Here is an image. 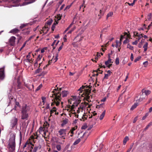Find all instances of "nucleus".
<instances>
[{
  "label": "nucleus",
  "mask_w": 152,
  "mask_h": 152,
  "mask_svg": "<svg viewBox=\"0 0 152 152\" xmlns=\"http://www.w3.org/2000/svg\"><path fill=\"white\" fill-rule=\"evenodd\" d=\"M152 17V14L151 13L149 14L148 15L147 18L148 20H151Z\"/></svg>",
  "instance_id": "72a5a7b5"
},
{
  "label": "nucleus",
  "mask_w": 152,
  "mask_h": 152,
  "mask_svg": "<svg viewBox=\"0 0 152 152\" xmlns=\"http://www.w3.org/2000/svg\"><path fill=\"white\" fill-rule=\"evenodd\" d=\"M58 54L57 53L56 57L55 58H54V60H55L54 62H56L57 61V60L58 59Z\"/></svg>",
  "instance_id": "49530a36"
},
{
  "label": "nucleus",
  "mask_w": 152,
  "mask_h": 152,
  "mask_svg": "<svg viewBox=\"0 0 152 152\" xmlns=\"http://www.w3.org/2000/svg\"><path fill=\"white\" fill-rule=\"evenodd\" d=\"M129 39L127 38H126V39L123 42V44H126L127 43L129 42Z\"/></svg>",
  "instance_id": "f704fd0d"
},
{
  "label": "nucleus",
  "mask_w": 152,
  "mask_h": 152,
  "mask_svg": "<svg viewBox=\"0 0 152 152\" xmlns=\"http://www.w3.org/2000/svg\"><path fill=\"white\" fill-rule=\"evenodd\" d=\"M115 64L116 65H118L119 63V59L118 58H117L115 59Z\"/></svg>",
  "instance_id": "c756f323"
},
{
  "label": "nucleus",
  "mask_w": 152,
  "mask_h": 152,
  "mask_svg": "<svg viewBox=\"0 0 152 152\" xmlns=\"http://www.w3.org/2000/svg\"><path fill=\"white\" fill-rule=\"evenodd\" d=\"M129 140V138L128 136H126L124 138L123 141V142L124 145H125L127 141H128Z\"/></svg>",
  "instance_id": "6ab92c4d"
},
{
  "label": "nucleus",
  "mask_w": 152,
  "mask_h": 152,
  "mask_svg": "<svg viewBox=\"0 0 152 152\" xmlns=\"http://www.w3.org/2000/svg\"><path fill=\"white\" fill-rule=\"evenodd\" d=\"M72 98L71 99L73 100H75L77 98L76 96H72Z\"/></svg>",
  "instance_id": "de8ad7c7"
},
{
  "label": "nucleus",
  "mask_w": 152,
  "mask_h": 152,
  "mask_svg": "<svg viewBox=\"0 0 152 152\" xmlns=\"http://www.w3.org/2000/svg\"><path fill=\"white\" fill-rule=\"evenodd\" d=\"M9 99L10 101H11L12 100H14V99L13 98V97L10 96V97L9 98Z\"/></svg>",
  "instance_id": "774afa93"
},
{
  "label": "nucleus",
  "mask_w": 152,
  "mask_h": 152,
  "mask_svg": "<svg viewBox=\"0 0 152 152\" xmlns=\"http://www.w3.org/2000/svg\"><path fill=\"white\" fill-rule=\"evenodd\" d=\"M58 17L57 18V19H56L55 20H56L57 21L59 20H60L61 19V16H60V15H58Z\"/></svg>",
  "instance_id": "ea45409f"
},
{
  "label": "nucleus",
  "mask_w": 152,
  "mask_h": 152,
  "mask_svg": "<svg viewBox=\"0 0 152 152\" xmlns=\"http://www.w3.org/2000/svg\"><path fill=\"white\" fill-rule=\"evenodd\" d=\"M85 87H86V88H88V86H82L80 87V88L78 90V91H80V93H82V92L83 91V90L84 89Z\"/></svg>",
  "instance_id": "f3484780"
},
{
  "label": "nucleus",
  "mask_w": 152,
  "mask_h": 152,
  "mask_svg": "<svg viewBox=\"0 0 152 152\" xmlns=\"http://www.w3.org/2000/svg\"><path fill=\"white\" fill-rule=\"evenodd\" d=\"M148 64V62L147 61H145V62H144L143 63V64L144 65L145 67H146L147 66Z\"/></svg>",
  "instance_id": "37998d69"
},
{
  "label": "nucleus",
  "mask_w": 152,
  "mask_h": 152,
  "mask_svg": "<svg viewBox=\"0 0 152 152\" xmlns=\"http://www.w3.org/2000/svg\"><path fill=\"white\" fill-rule=\"evenodd\" d=\"M28 55H27L26 57L27 58V59H26L24 61V63L25 64L26 66H27L28 64Z\"/></svg>",
  "instance_id": "412c9836"
},
{
  "label": "nucleus",
  "mask_w": 152,
  "mask_h": 152,
  "mask_svg": "<svg viewBox=\"0 0 152 152\" xmlns=\"http://www.w3.org/2000/svg\"><path fill=\"white\" fill-rule=\"evenodd\" d=\"M64 6H65L64 4L62 5L60 8V10H61L62 9H63L64 8Z\"/></svg>",
  "instance_id": "e2e57ef3"
},
{
  "label": "nucleus",
  "mask_w": 152,
  "mask_h": 152,
  "mask_svg": "<svg viewBox=\"0 0 152 152\" xmlns=\"http://www.w3.org/2000/svg\"><path fill=\"white\" fill-rule=\"evenodd\" d=\"M134 36H135L136 37H143V34H138V33L136 32H134Z\"/></svg>",
  "instance_id": "4468645a"
},
{
  "label": "nucleus",
  "mask_w": 152,
  "mask_h": 152,
  "mask_svg": "<svg viewBox=\"0 0 152 152\" xmlns=\"http://www.w3.org/2000/svg\"><path fill=\"white\" fill-rule=\"evenodd\" d=\"M15 37L14 36L11 37L10 38L9 40V42L10 45L13 46L15 45Z\"/></svg>",
  "instance_id": "1a4fd4ad"
},
{
  "label": "nucleus",
  "mask_w": 152,
  "mask_h": 152,
  "mask_svg": "<svg viewBox=\"0 0 152 152\" xmlns=\"http://www.w3.org/2000/svg\"><path fill=\"white\" fill-rule=\"evenodd\" d=\"M111 59L110 58L109 59H108V60L107 61H105V64L106 65H108L109 63H111Z\"/></svg>",
  "instance_id": "bb28decb"
},
{
  "label": "nucleus",
  "mask_w": 152,
  "mask_h": 152,
  "mask_svg": "<svg viewBox=\"0 0 152 152\" xmlns=\"http://www.w3.org/2000/svg\"><path fill=\"white\" fill-rule=\"evenodd\" d=\"M73 29H71L70 31H69L67 33V34H71L73 31Z\"/></svg>",
  "instance_id": "338daca9"
},
{
  "label": "nucleus",
  "mask_w": 152,
  "mask_h": 152,
  "mask_svg": "<svg viewBox=\"0 0 152 152\" xmlns=\"http://www.w3.org/2000/svg\"><path fill=\"white\" fill-rule=\"evenodd\" d=\"M27 145V148H28V139L27 140L26 143L24 145L23 148L24 149Z\"/></svg>",
  "instance_id": "393cba45"
},
{
  "label": "nucleus",
  "mask_w": 152,
  "mask_h": 152,
  "mask_svg": "<svg viewBox=\"0 0 152 152\" xmlns=\"http://www.w3.org/2000/svg\"><path fill=\"white\" fill-rule=\"evenodd\" d=\"M137 117H135L133 121V123H135V122L136 121H137Z\"/></svg>",
  "instance_id": "864d4df0"
},
{
  "label": "nucleus",
  "mask_w": 152,
  "mask_h": 152,
  "mask_svg": "<svg viewBox=\"0 0 152 152\" xmlns=\"http://www.w3.org/2000/svg\"><path fill=\"white\" fill-rule=\"evenodd\" d=\"M75 107V103H74V104L72 105L71 106V110H73L74 108Z\"/></svg>",
  "instance_id": "a18cd8bd"
},
{
  "label": "nucleus",
  "mask_w": 152,
  "mask_h": 152,
  "mask_svg": "<svg viewBox=\"0 0 152 152\" xmlns=\"http://www.w3.org/2000/svg\"><path fill=\"white\" fill-rule=\"evenodd\" d=\"M141 57L139 56L138 57H137V58H136L134 60V61L135 62H137V61H139L140 59L141 58Z\"/></svg>",
  "instance_id": "a19ab883"
},
{
  "label": "nucleus",
  "mask_w": 152,
  "mask_h": 152,
  "mask_svg": "<svg viewBox=\"0 0 152 152\" xmlns=\"http://www.w3.org/2000/svg\"><path fill=\"white\" fill-rule=\"evenodd\" d=\"M42 87V84H40L38 87H37V88L36 89V91H39Z\"/></svg>",
  "instance_id": "473e14b6"
},
{
  "label": "nucleus",
  "mask_w": 152,
  "mask_h": 152,
  "mask_svg": "<svg viewBox=\"0 0 152 152\" xmlns=\"http://www.w3.org/2000/svg\"><path fill=\"white\" fill-rule=\"evenodd\" d=\"M134 144V143H132V144L130 145L129 148V149L126 152H129L132 148Z\"/></svg>",
  "instance_id": "2f4dec72"
},
{
  "label": "nucleus",
  "mask_w": 152,
  "mask_h": 152,
  "mask_svg": "<svg viewBox=\"0 0 152 152\" xmlns=\"http://www.w3.org/2000/svg\"><path fill=\"white\" fill-rule=\"evenodd\" d=\"M138 105V103H135L130 108V110H133L134 109L136 108L137 107Z\"/></svg>",
  "instance_id": "a211bd4d"
},
{
  "label": "nucleus",
  "mask_w": 152,
  "mask_h": 152,
  "mask_svg": "<svg viewBox=\"0 0 152 152\" xmlns=\"http://www.w3.org/2000/svg\"><path fill=\"white\" fill-rule=\"evenodd\" d=\"M137 43H138V41L137 40H136V41H135L134 42H133L132 43V44L133 45H136L137 44Z\"/></svg>",
  "instance_id": "5fc2aeb1"
},
{
  "label": "nucleus",
  "mask_w": 152,
  "mask_h": 152,
  "mask_svg": "<svg viewBox=\"0 0 152 152\" xmlns=\"http://www.w3.org/2000/svg\"><path fill=\"white\" fill-rule=\"evenodd\" d=\"M44 128L42 126L40 127L39 129V133H41V132H43L44 131Z\"/></svg>",
  "instance_id": "c9c22d12"
},
{
  "label": "nucleus",
  "mask_w": 152,
  "mask_h": 152,
  "mask_svg": "<svg viewBox=\"0 0 152 152\" xmlns=\"http://www.w3.org/2000/svg\"><path fill=\"white\" fill-rule=\"evenodd\" d=\"M70 133L71 134L70 135V136L71 137H72L73 136V134H74V132H73V131H70Z\"/></svg>",
  "instance_id": "4d7b16f0"
},
{
  "label": "nucleus",
  "mask_w": 152,
  "mask_h": 152,
  "mask_svg": "<svg viewBox=\"0 0 152 152\" xmlns=\"http://www.w3.org/2000/svg\"><path fill=\"white\" fill-rule=\"evenodd\" d=\"M105 112L106 111L104 110L100 115L99 118L100 120H102L103 118L105 115Z\"/></svg>",
  "instance_id": "aec40b11"
},
{
  "label": "nucleus",
  "mask_w": 152,
  "mask_h": 152,
  "mask_svg": "<svg viewBox=\"0 0 152 152\" xmlns=\"http://www.w3.org/2000/svg\"><path fill=\"white\" fill-rule=\"evenodd\" d=\"M81 141L80 138H78L77 140H76L73 143L74 145H75L78 144Z\"/></svg>",
  "instance_id": "5701e85b"
},
{
  "label": "nucleus",
  "mask_w": 152,
  "mask_h": 152,
  "mask_svg": "<svg viewBox=\"0 0 152 152\" xmlns=\"http://www.w3.org/2000/svg\"><path fill=\"white\" fill-rule=\"evenodd\" d=\"M18 119L15 117L13 118L11 121V125L13 128L15 127L17 124Z\"/></svg>",
  "instance_id": "6e6552de"
},
{
  "label": "nucleus",
  "mask_w": 152,
  "mask_h": 152,
  "mask_svg": "<svg viewBox=\"0 0 152 152\" xmlns=\"http://www.w3.org/2000/svg\"><path fill=\"white\" fill-rule=\"evenodd\" d=\"M36 0H29V4L34 2Z\"/></svg>",
  "instance_id": "09e8293b"
},
{
  "label": "nucleus",
  "mask_w": 152,
  "mask_h": 152,
  "mask_svg": "<svg viewBox=\"0 0 152 152\" xmlns=\"http://www.w3.org/2000/svg\"><path fill=\"white\" fill-rule=\"evenodd\" d=\"M87 128V126H82L81 127L82 129H85Z\"/></svg>",
  "instance_id": "052dcab7"
},
{
  "label": "nucleus",
  "mask_w": 152,
  "mask_h": 152,
  "mask_svg": "<svg viewBox=\"0 0 152 152\" xmlns=\"http://www.w3.org/2000/svg\"><path fill=\"white\" fill-rule=\"evenodd\" d=\"M113 13L112 12H110L109 13H108L107 15V17H106L107 19L109 17L112 16L113 15Z\"/></svg>",
  "instance_id": "a878e982"
},
{
  "label": "nucleus",
  "mask_w": 152,
  "mask_h": 152,
  "mask_svg": "<svg viewBox=\"0 0 152 152\" xmlns=\"http://www.w3.org/2000/svg\"><path fill=\"white\" fill-rule=\"evenodd\" d=\"M107 73L109 76H110L111 73H112V72L110 70H109L107 71Z\"/></svg>",
  "instance_id": "680f3d73"
},
{
  "label": "nucleus",
  "mask_w": 152,
  "mask_h": 152,
  "mask_svg": "<svg viewBox=\"0 0 152 152\" xmlns=\"http://www.w3.org/2000/svg\"><path fill=\"white\" fill-rule=\"evenodd\" d=\"M104 9L103 8H102V9L100 10L99 14L98 15V16H100L99 18V19H100L101 18V16H103V15L104 13Z\"/></svg>",
  "instance_id": "ddd939ff"
},
{
  "label": "nucleus",
  "mask_w": 152,
  "mask_h": 152,
  "mask_svg": "<svg viewBox=\"0 0 152 152\" xmlns=\"http://www.w3.org/2000/svg\"><path fill=\"white\" fill-rule=\"evenodd\" d=\"M63 47V46H60L58 49V51H60L62 49Z\"/></svg>",
  "instance_id": "bf43d9fd"
},
{
  "label": "nucleus",
  "mask_w": 152,
  "mask_h": 152,
  "mask_svg": "<svg viewBox=\"0 0 152 152\" xmlns=\"http://www.w3.org/2000/svg\"><path fill=\"white\" fill-rule=\"evenodd\" d=\"M109 76V75L108 74H105L104 76V79H108V77Z\"/></svg>",
  "instance_id": "79ce46f5"
},
{
  "label": "nucleus",
  "mask_w": 152,
  "mask_h": 152,
  "mask_svg": "<svg viewBox=\"0 0 152 152\" xmlns=\"http://www.w3.org/2000/svg\"><path fill=\"white\" fill-rule=\"evenodd\" d=\"M28 4V0H26L23 3V5H25Z\"/></svg>",
  "instance_id": "58836bf2"
},
{
  "label": "nucleus",
  "mask_w": 152,
  "mask_h": 152,
  "mask_svg": "<svg viewBox=\"0 0 152 152\" xmlns=\"http://www.w3.org/2000/svg\"><path fill=\"white\" fill-rule=\"evenodd\" d=\"M9 140V143L8 144V146L9 147V152H13L15 150V134L14 133L11 134Z\"/></svg>",
  "instance_id": "f03ea898"
},
{
  "label": "nucleus",
  "mask_w": 152,
  "mask_h": 152,
  "mask_svg": "<svg viewBox=\"0 0 152 152\" xmlns=\"http://www.w3.org/2000/svg\"><path fill=\"white\" fill-rule=\"evenodd\" d=\"M20 32V30L17 28L13 29L10 31V33L13 34H15L18 33Z\"/></svg>",
  "instance_id": "9b49d317"
},
{
  "label": "nucleus",
  "mask_w": 152,
  "mask_h": 152,
  "mask_svg": "<svg viewBox=\"0 0 152 152\" xmlns=\"http://www.w3.org/2000/svg\"><path fill=\"white\" fill-rule=\"evenodd\" d=\"M56 148L58 151H60L61 149V146L59 144H58L56 145Z\"/></svg>",
  "instance_id": "c85d7f7f"
},
{
  "label": "nucleus",
  "mask_w": 152,
  "mask_h": 152,
  "mask_svg": "<svg viewBox=\"0 0 152 152\" xmlns=\"http://www.w3.org/2000/svg\"><path fill=\"white\" fill-rule=\"evenodd\" d=\"M28 106L26 104L23 105L22 108V119H27L28 117Z\"/></svg>",
  "instance_id": "7ed1b4c3"
},
{
  "label": "nucleus",
  "mask_w": 152,
  "mask_h": 152,
  "mask_svg": "<svg viewBox=\"0 0 152 152\" xmlns=\"http://www.w3.org/2000/svg\"><path fill=\"white\" fill-rule=\"evenodd\" d=\"M142 94L143 93H145V95L146 96L149 94L151 93V91L148 90H146L144 89H143L142 90Z\"/></svg>",
  "instance_id": "f8f14e48"
},
{
  "label": "nucleus",
  "mask_w": 152,
  "mask_h": 152,
  "mask_svg": "<svg viewBox=\"0 0 152 152\" xmlns=\"http://www.w3.org/2000/svg\"><path fill=\"white\" fill-rule=\"evenodd\" d=\"M21 0H11L10 2L13 4L8 6L9 7H17L19 6V2Z\"/></svg>",
  "instance_id": "423d86ee"
},
{
  "label": "nucleus",
  "mask_w": 152,
  "mask_h": 152,
  "mask_svg": "<svg viewBox=\"0 0 152 152\" xmlns=\"http://www.w3.org/2000/svg\"><path fill=\"white\" fill-rule=\"evenodd\" d=\"M29 138V140H30ZM37 148L36 147H34L31 142L29 141V151L30 152H36Z\"/></svg>",
  "instance_id": "0eeeda50"
},
{
  "label": "nucleus",
  "mask_w": 152,
  "mask_h": 152,
  "mask_svg": "<svg viewBox=\"0 0 152 152\" xmlns=\"http://www.w3.org/2000/svg\"><path fill=\"white\" fill-rule=\"evenodd\" d=\"M58 21H57L56 20H55V22H54V23L53 24L52 26V27H51V29L52 31H53L54 30V29L55 28V26L56 25L58 24Z\"/></svg>",
  "instance_id": "dca6fc26"
},
{
  "label": "nucleus",
  "mask_w": 152,
  "mask_h": 152,
  "mask_svg": "<svg viewBox=\"0 0 152 152\" xmlns=\"http://www.w3.org/2000/svg\"><path fill=\"white\" fill-rule=\"evenodd\" d=\"M63 0H60L59 2H58V4H59L60 5L62 3V2H63Z\"/></svg>",
  "instance_id": "0e129e2a"
},
{
  "label": "nucleus",
  "mask_w": 152,
  "mask_h": 152,
  "mask_svg": "<svg viewBox=\"0 0 152 152\" xmlns=\"http://www.w3.org/2000/svg\"><path fill=\"white\" fill-rule=\"evenodd\" d=\"M152 22L148 26V28H147V29H148V30L150 28V27L152 26Z\"/></svg>",
  "instance_id": "6e6d98bb"
},
{
  "label": "nucleus",
  "mask_w": 152,
  "mask_h": 152,
  "mask_svg": "<svg viewBox=\"0 0 152 152\" xmlns=\"http://www.w3.org/2000/svg\"><path fill=\"white\" fill-rule=\"evenodd\" d=\"M98 75V73H96V74L94 73L93 75H92L93 76H97Z\"/></svg>",
  "instance_id": "69168bd1"
},
{
  "label": "nucleus",
  "mask_w": 152,
  "mask_h": 152,
  "mask_svg": "<svg viewBox=\"0 0 152 152\" xmlns=\"http://www.w3.org/2000/svg\"><path fill=\"white\" fill-rule=\"evenodd\" d=\"M66 129H61L58 131V133L60 136L59 137L61 139H65L66 136Z\"/></svg>",
  "instance_id": "39448f33"
},
{
  "label": "nucleus",
  "mask_w": 152,
  "mask_h": 152,
  "mask_svg": "<svg viewBox=\"0 0 152 152\" xmlns=\"http://www.w3.org/2000/svg\"><path fill=\"white\" fill-rule=\"evenodd\" d=\"M22 77L21 76H19L17 79V85L16 88L17 89L21 88L22 87Z\"/></svg>",
  "instance_id": "20e7f679"
},
{
  "label": "nucleus",
  "mask_w": 152,
  "mask_h": 152,
  "mask_svg": "<svg viewBox=\"0 0 152 152\" xmlns=\"http://www.w3.org/2000/svg\"><path fill=\"white\" fill-rule=\"evenodd\" d=\"M148 43L146 42L144 45L143 46V48H144V51L145 52L147 50L148 48Z\"/></svg>",
  "instance_id": "4be33fe9"
},
{
  "label": "nucleus",
  "mask_w": 152,
  "mask_h": 152,
  "mask_svg": "<svg viewBox=\"0 0 152 152\" xmlns=\"http://www.w3.org/2000/svg\"><path fill=\"white\" fill-rule=\"evenodd\" d=\"M127 48H129V49L131 50H133L134 49L133 47L131 46L129 44H128Z\"/></svg>",
  "instance_id": "7c9ffc66"
},
{
  "label": "nucleus",
  "mask_w": 152,
  "mask_h": 152,
  "mask_svg": "<svg viewBox=\"0 0 152 152\" xmlns=\"http://www.w3.org/2000/svg\"><path fill=\"white\" fill-rule=\"evenodd\" d=\"M42 70V69L40 68H39V67L36 70V73H39L41 72Z\"/></svg>",
  "instance_id": "4c0bfd02"
},
{
  "label": "nucleus",
  "mask_w": 152,
  "mask_h": 152,
  "mask_svg": "<svg viewBox=\"0 0 152 152\" xmlns=\"http://www.w3.org/2000/svg\"><path fill=\"white\" fill-rule=\"evenodd\" d=\"M68 121L69 120L67 118H65L64 120H63L62 124H61V126H63L64 125L67 124Z\"/></svg>",
  "instance_id": "2eb2a0df"
},
{
  "label": "nucleus",
  "mask_w": 152,
  "mask_h": 152,
  "mask_svg": "<svg viewBox=\"0 0 152 152\" xmlns=\"http://www.w3.org/2000/svg\"><path fill=\"white\" fill-rule=\"evenodd\" d=\"M47 106L45 107V109H48L50 108V105L49 104H47Z\"/></svg>",
  "instance_id": "8fccbe9b"
},
{
  "label": "nucleus",
  "mask_w": 152,
  "mask_h": 152,
  "mask_svg": "<svg viewBox=\"0 0 152 152\" xmlns=\"http://www.w3.org/2000/svg\"><path fill=\"white\" fill-rule=\"evenodd\" d=\"M42 102L44 103H45V100L46 99V98L45 97H42Z\"/></svg>",
  "instance_id": "603ef678"
},
{
  "label": "nucleus",
  "mask_w": 152,
  "mask_h": 152,
  "mask_svg": "<svg viewBox=\"0 0 152 152\" xmlns=\"http://www.w3.org/2000/svg\"><path fill=\"white\" fill-rule=\"evenodd\" d=\"M42 56L41 55H39L38 57L36 59V62H39V61L40 60L41 58H42Z\"/></svg>",
  "instance_id": "b1692460"
},
{
  "label": "nucleus",
  "mask_w": 152,
  "mask_h": 152,
  "mask_svg": "<svg viewBox=\"0 0 152 152\" xmlns=\"http://www.w3.org/2000/svg\"><path fill=\"white\" fill-rule=\"evenodd\" d=\"M4 77V70L2 69H0V80H2Z\"/></svg>",
  "instance_id": "9d476101"
},
{
  "label": "nucleus",
  "mask_w": 152,
  "mask_h": 152,
  "mask_svg": "<svg viewBox=\"0 0 152 152\" xmlns=\"http://www.w3.org/2000/svg\"><path fill=\"white\" fill-rule=\"evenodd\" d=\"M61 88H60V91L58 90V88H55L53 90V94L52 95L55 96V99L54 102L56 104V106H58L60 102L61 99V96L63 97H66L69 94V91H62V92L60 91Z\"/></svg>",
  "instance_id": "f257e3e1"
},
{
  "label": "nucleus",
  "mask_w": 152,
  "mask_h": 152,
  "mask_svg": "<svg viewBox=\"0 0 152 152\" xmlns=\"http://www.w3.org/2000/svg\"><path fill=\"white\" fill-rule=\"evenodd\" d=\"M124 35H121V38H120V42H119V43H120V45H119V46H120L121 45V42L122 40V39L124 38Z\"/></svg>",
  "instance_id": "cd10ccee"
},
{
  "label": "nucleus",
  "mask_w": 152,
  "mask_h": 152,
  "mask_svg": "<svg viewBox=\"0 0 152 152\" xmlns=\"http://www.w3.org/2000/svg\"><path fill=\"white\" fill-rule=\"evenodd\" d=\"M124 35H126V37L128 38H130L131 36L129 34H128L126 32L124 33Z\"/></svg>",
  "instance_id": "c03bdc74"
},
{
  "label": "nucleus",
  "mask_w": 152,
  "mask_h": 152,
  "mask_svg": "<svg viewBox=\"0 0 152 152\" xmlns=\"http://www.w3.org/2000/svg\"><path fill=\"white\" fill-rule=\"evenodd\" d=\"M27 25V24H23L21 25L20 26V29H21L25 27Z\"/></svg>",
  "instance_id": "e433bc0d"
},
{
  "label": "nucleus",
  "mask_w": 152,
  "mask_h": 152,
  "mask_svg": "<svg viewBox=\"0 0 152 152\" xmlns=\"http://www.w3.org/2000/svg\"><path fill=\"white\" fill-rule=\"evenodd\" d=\"M52 23V21H48L47 22V24L49 25H50Z\"/></svg>",
  "instance_id": "13d9d810"
},
{
  "label": "nucleus",
  "mask_w": 152,
  "mask_h": 152,
  "mask_svg": "<svg viewBox=\"0 0 152 152\" xmlns=\"http://www.w3.org/2000/svg\"><path fill=\"white\" fill-rule=\"evenodd\" d=\"M130 59H131V60L132 61H133V59H134V58H133V54L132 53L131 54V57H130Z\"/></svg>",
  "instance_id": "3c124183"
}]
</instances>
